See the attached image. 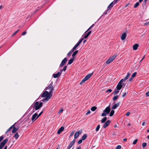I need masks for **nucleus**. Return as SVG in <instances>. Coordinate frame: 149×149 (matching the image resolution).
<instances>
[{"label":"nucleus","mask_w":149,"mask_h":149,"mask_svg":"<svg viewBox=\"0 0 149 149\" xmlns=\"http://www.w3.org/2000/svg\"><path fill=\"white\" fill-rule=\"evenodd\" d=\"M61 74V73H60V72H58L57 73L53 74V76L54 78H56L59 77Z\"/></svg>","instance_id":"ddd939ff"},{"label":"nucleus","mask_w":149,"mask_h":149,"mask_svg":"<svg viewBox=\"0 0 149 149\" xmlns=\"http://www.w3.org/2000/svg\"><path fill=\"white\" fill-rule=\"evenodd\" d=\"M74 51H72V49L68 54L67 55L69 56H70V54L71 53L73 52Z\"/></svg>","instance_id":"e433bc0d"},{"label":"nucleus","mask_w":149,"mask_h":149,"mask_svg":"<svg viewBox=\"0 0 149 149\" xmlns=\"http://www.w3.org/2000/svg\"><path fill=\"white\" fill-rule=\"evenodd\" d=\"M3 137L1 136L0 137V142H1L3 139ZM8 141V139H6L3 141L0 144V149H1L4 147Z\"/></svg>","instance_id":"f03ea898"},{"label":"nucleus","mask_w":149,"mask_h":149,"mask_svg":"<svg viewBox=\"0 0 149 149\" xmlns=\"http://www.w3.org/2000/svg\"><path fill=\"white\" fill-rule=\"evenodd\" d=\"M93 74V73L89 74L87 75L84 78L87 80L91 77Z\"/></svg>","instance_id":"dca6fc26"},{"label":"nucleus","mask_w":149,"mask_h":149,"mask_svg":"<svg viewBox=\"0 0 149 149\" xmlns=\"http://www.w3.org/2000/svg\"><path fill=\"white\" fill-rule=\"evenodd\" d=\"M92 28V26H91L88 29V30L86 31L85 33H86V32H87L88 31H89Z\"/></svg>","instance_id":"4d7b16f0"},{"label":"nucleus","mask_w":149,"mask_h":149,"mask_svg":"<svg viewBox=\"0 0 149 149\" xmlns=\"http://www.w3.org/2000/svg\"><path fill=\"white\" fill-rule=\"evenodd\" d=\"M78 53V51L77 50L74 52L73 54H72V56L73 57H74V56H75L77 53Z\"/></svg>","instance_id":"72a5a7b5"},{"label":"nucleus","mask_w":149,"mask_h":149,"mask_svg":"<svg viewBox=\"0 0 149 149\" xmlns=\"http://www.w3.org/2000/svg\"><path fill=\"white\" fill-rule=\"evenodd\" d=\"M83 40V38H82L81 39H80L79 41L77 43L79 45L80 44L81 42Z\"/></svg>","instance_id":"58836bf2"},{"label":"nucleus","mask_w":149,"mask_h":149,"mask_svg":"<svg viewBox=\"0 0 149 149\" xmlns=\"http://www.w3.org/2000/svg\"><path fill=\"white\" fill-rule=\"evenodd\" d=\"M67 68V66H65L64 67L63 69V70L64 71H65L66 70V68Z\"/></svg>","instance_id":"052dcab7"},{"label":"nucleus","mask_w":149,"mask_h":149,"mask_svg":"<svg viewBox=\"0 0 149 149\" xmlns=\"http://www.w3.org/2000/svg\"><path fill=\"white\" fill-rule=\"evenodd\" d=\"M82 132V130H80L76 132L74 135V139H76L78 137L79 134H81Z\"/></svg>","instance_id":"1a4fd4ad"},{"label":"nucleus","mask_w":149,"mask_h":149,"mask_svg":"<svg viewBox=\"0 0 149 149\" xmlns=\"http://www.w3.org/2000/svg\"><path fill=\"white\" fill-rule=\"evenodd\" d=\"M13 129L12 130V132L13 133H15L18 130V128H17L15 127H14L13 128Z\"/></svg>","instance_id":"b1692460"},{"label":"nucleus","mask_w":149,"mask_h":149,"mask_svg":"<svg viewBox=\"0 0 149 149\" xmlns=\"http://www.w3.org/2000/svg\"><path fill=\"white\" fill-rule=\"evenodd\" d=\"M74 57H73L68 62V64L69 65L72 64L73 62V61L74 60Z\"/></svg>","instance_id":"412c9836"},{"label":"nucleus","mask_w":149,"mask_h":149,"mask_svg":"<svg viewBox=\"0 0 149 149\" xmlns=\"http://www.w3.org/2000/svg\"><path fill=\"white\" fill-rule=\"evenodd\" d=\"M100 125H98L97 126V127L95 129V130L96 131H97L99 130L100 128Z\"/></svg>","instance_id":"c9c22d12"},{"label":"nucleus","mask_w":149,"mask_h":149,"mask_svg":"<svg viewBox=\"0 0 149 149\" xmlns=\"http://www.w3.org/2000/svg\"><path fill=\"white\" fill-rule=\"evenodd\" d=\"M43 111H42L38 115L37 117L36 118V120L43 113Z\"/></svg>","instance_id":"a18cd8bd"},{"label":"nucleus","mask_w":149,"mask_h":149,"mask_svg":"<svg viewBox=\"0 0 149 149\" xmlns=\"http://www.w3.org/2000/svg\"><path fill=\"white\" fill-rule=\"evenodd\" d=\"M40 96L42 97H46L48 96L50 97V99L52 96L51 93L47 91H45L42 94H41Z\"/></svg>","instance_id":"39448f33"},{"label":"nucleus","mask_w":149,"mask_h":149,"mask_svg":"<svg viewBox=\"0 0 149 149\" xmlns=\"http://www.w3.org/2000/svg\"><path fill=\"white\" fill-rule=\"evenodd\" d=\"M112 91V90L111 89H109L107 90L106 92V93H107V92H109V93H110Z\"/></svg>","instance_id":"603ef678"},{"label":"nucleus","mask_w":149,"mask_h":149,"mask_svg":"<svg viewBox=\"0 0 149 149\" xmlns=\"http://www.w3.org/2000/svg\"><path fill=\"white\" fill-rule=\"evenodd\" d=\"M136 74L137 73L136 72H135L133 73L132 76V77L133 78L135 77L136 76Z\"/></svg>","instance_id":"49530a36"},{"label":"nucleus","mask_w":149,"mask_h":149,"mask_svg":"<svg viewBox=\"0 0 149 149\" xmlns=\"http://www.w3.org/2000/svg\"><path fill=\"white\" fill-rule=\"evenodd\" d=\"M49 99H50V97L48 96L47 97H45L42 100V102H44V101H48L49 100Z\"/></svg>","instance_id":"4be33fe9"},{"label":"nucleus","mask_w":149,"mask_h":149,"mask_svg":"<svg viewBox=\"0 0 149 149\" xmlns=\"http://www.w3.org/2000/svg\"><path fill=\"white\" fill-rule=\"evenodd\" d=\"M144 26H146L149 25V21L145 22V23H144Z\"/></svg>","instance_id":"5fc2aeb1"},{"label":"nucleus","mask_w":149,"mask_h":149,"mask_svg":"<svg viewBox=\"0 0 149 149\" xmlns=\"http://www.w3.org/2000/svg\"><path fill=\"white\" fill-rule=\"evenodd\" d=\"M110 110L111 109L110 108V106L109 105L103 111L104 112L102 114V116L103 117L106 116L109 113Z\"/></svg>","instance_id":"20e7f679"},{"label":"nucleus","mask_w":149,"mask_h":149,"mask_svg":"<svg viewBox=\"0 0 149 149\" xmlns=\"http://www.w3.org/2000/svg\"><path fill=\"white\" fill-rule=\"evenodd\" d=\"M146 95L147 97L149 96V91L146 93Z\"/></svg>","instance_id":"bf43d9fd"},{"label":"nucleus","mask_w":149,"mask_h":149,"mask_svg":"<svg viewBox=\"0 0 149 149\" xmlns=\"http://www.w3.org/2000/svg\"><path fill=\"white\" fill-rule=\"evenodd\" d=\"M111 121L109 120H108L106 123L104 124L103 125V127L104 128H105L107 127L110 123Z\"/></svg>","instance_id":"9b49d317"},{"label":"nucleus","mask_w":149,"mask_h":149,"mask_svg":"<svg viewBox=\"0 0 149 149\" xmlns=\"http://www.w3.org/2000/svg\"><path fill=\"white\" fill-rule=\"evenodd\" d=\"M91 113V111H90V110H89L86 113V115H88L90 113Z\"/></svg>","instance_id":"0e129e2a"},{"label":"nucleus","mask_w":149,"mask_h":149,"mask_svg":"<svg viewBox=\"0 0 149 149\" xmlns=\"http://www.w3.org/2000/svg\"><path fill=\"white\" fill-rule=\"evenodd\" d=\"M82 139L79 140L78 142V143L79 144H80L82 142Z\"/></svg>","instance_id":"8fccbe9b"},{"label":"nucleus","mask_w":149,"mask_h":149,"mask_svg":"<svg viewBox=\"0 0 149 149\" xmlns=\"http://www.w3.org/2000/svg\"><path fill=\"white\" fill-rule=\"evenodd\" d=\"M12 129V127H10V128H9L6 131V134L9 131H10L11 129Z\"/></svg>","instance_id":"4c0bfd02"},{"label":"nucleus","mask_w":149,"mask_h":149,"mask_svg":"<svg viewBox=\"0 0 149 149\" xmlns=\"http://www.w3.org/2000/svg\"><path fill=\"white\" fill-rule=\"evenodd\" d=\"M109 10L108 9H107L106 11L103 13V15H102L100 17V18L98 20V21H99V19L101 18V17L102 16H104V15H106L107 13H109Z\"/></svg>","instance_id":"aec40b11"},{"label":"nucleus","mask_w":149,"mask_h":149,"mask_svg":"<svg viewBox=\"0 0 149 149\" xmlns=\"http://www.w3.org/2000/svg\"><path fill=\"white\" fill-rule=\"evenodd\" d=\"M127 93H128L127 92H126L124 93L123 94V95H122V97H125V96L127 94Z\"/></svg>","instance_id":"c03bdc74"},{"label":"nucleus","mask_w":149,"mask_h":149,"mask_svg":"<svg viewBox=\"0 0 149 149\" xmlns=\"http://www.w3.org/2000/svg\"><path fill=\"white\" fill-rule=\"evenodd\" d=\"M52 83H51L48 86L46 90L50 89V90L49 91V92L50 93H52L53 91L54 90V87L53 86Z\"/></svg>","instance_id":"0eeeda50"},{"label":"nucleus","mask_w":149,"mask_h":149,"mask_svg":"<svg viewBox=\"0 0 149 149\" xmlns=\"http://www.w3.org/2000/svg\"><path fill=\"white\" fill-rule=\"evenodd\" d=\"M16 124V123H14L13 125H12V126H11L10 127H12V129L14 127H15V124Z\"/></svg>","instance_id":"338daca9"},{"label":"nucleus","mask_w":149,"mask_h":149,"mask_svg":"<svg viewBox=\"0 0 149 149\" xmlns=\"http://www.w3.org/2000/svg\"><path fill=\"white\" fill-rule=\"evenodd\" d=\"M118 1L117 0H114L112 2H113V3L114 4H115L116 3L118 2Z\"/></svg>","instance_id":"6e6d98bb"},{"label":"nucleus","mask_w":149,"mask_h":149,"mask_svg":"<svg viewBox=\"0 0 149 149\" xmlns=\"http://www.w3.org/2000/svg\"><path fill=\"white\" fill-rule=\"evenodd\" d=\"M74 131L72 132L70 134V136H72L74 134Z\"/></svg>","instance_id":"13d9d810"},{"label":"nucleus","mask_w":149,"mask_h":149,"mask_svg":"<svg viewBox=\"0 0 149 149\" xmlns=\"http://www.w3.org/2000/svg\"><path fill=\"white\" fill-rule=\"evenodd\" d=\"M88 36L87 34H86L84 36V38H85H85H87L88 37Z\"/></svg>","instance_id":"680f3d73"},{"label":"nucleus","mask_w":149,"mask_h":149,"mask_svg":"<svg viewBox=\"0 0 149 149\" xmlns=\"http://www.w3.org/2000/svg\"><path fill=\"white\" fill-rule=\"evenodd\" d=\"M114 112H115V111H114V110H111L109 116H112L114 114Z\"/></svg>","instance_id":"7c9ffc66"},{"label":"nucleus","mask_w":149,"mask_h":149,"mask_svg":"<svg viewBox=\"0 0 149 149\" xmlns=\"http://www.w3.org/2000/svg\"><path fill=\"white\" fill-rule=\"evenodd\" d=\"M91 32V31H90L87 34L89 36Z\"/></svg>","instance_id":"774afa93"},{"label":"nucleus","mask_w":149,"mask_h":149,"mask_svg":"<svg viewBox=\"0 0 149 149\" xmlns=\"http://www.w3.org/2000/svg\"><path fill=\"white\" fill-rule=\"evenodd\" d=\"M129 77V76L126 75V76L124 79H122L123 80V82H125V81Z\"/></svg>","instance_id":"473e14b6"},{"label":"nucleus","mask_w":149,"mask_h":149,"mask_svg":"<svg viewBox=\"0 0 149 149\" xmlns=\"http://www.w3.org/2000/svg\"><path fill=\"white\" fill-rule=\"evenodd\" d=\"M64 128L63 127H61L58 130L57 133L58 134H60L61 132H62L64 130Z\"/></svg>","instance_id":"4468645a"},{"label":"nucleus","mask_w":149,"mask_h":149,"mask_svg":"<svg viewBox=\"0 0 149 149\" xmlns=\"http://www.w3.org/2000/svg\"><path fill=\"white\" fill-rule=\"evenodd\" d=\"M120 105L119 103H118L115 104L112 107L111 109H115L116 108L118 107Z\"/></svg>","instance_id":"f3484780"},{"label":"nucleus","mask_w":149,"mask_h":149,"mask_svg":"<svg viewBox=\"0 0 149 149\" xmlns=\"http://www.w3.org/2000/svg\"><path fill=\"white\" fill-rule=\"evenodd\" d=\"M63 111V109H60L58 113H61Z\"/></svg>","instance_id":"864d4df0"},{"label":"nucleus","mask_w":149,"mask_h":149,"mask_svg":"<svg viewBox=\"0 0 149 149\" xmlns=\"http://www.w3.org/2000/svg\"><path fill=\"white\" fill-rule=\"evenodd\" d=\"M83 40V38H82L81 39H80L79 41L77 43L79 45L80 44L81 42Z\"/></svg>","instance_id":"37998d69"},{"label":"nucleus","mask_w":149,"mask_h":149,"mask_svg":"<svg viewBox=\"0 0 149 149\" xmlns=\"http://www.w3.org/2000/svg\"><path fill=\"white\" fill-rule=\"evenodd\" d=\"M97 108V107H96L93 106L91 108V109L92 111H94L96 110Z\"/></svg>","instance_id":"c756f323"},{"label":"nucleus","mask_w":149,"mask_h":149,"mask_svg":"<svg viewBox=\"0 0 149 149\" xmlns=\"http://www.w3.org/2000/svg\"><path fill=\"white\" fill-rule=\"evenodd\" d=\"M139 5V3L138 2H136L134 6V8L137 7Z\"/></svg>","instance_id":"f704fd0d"},{"label":"nucleus","mask_w":149,"mask_h":149,"mask_svg":"<svg viewBox=\"0 0 149 149\" xmlns=\"http://www.w3.org/2000/svg\"><path fill=\"white\" fill-rule=\"evenodd\" d=\"M87 80L85 79V78H84L80 83V84L81 85L82 84L84 83Z\"/></svg>","instance_id":"2f4dec72"},{"label":"nucleus","mask_w":149,"mask_h":149,"mask_svg":"<svg viewBox=\"0 0 149 149\" xmlns=\"http://www.w3.org/2000/svg\"><path fill=\"white\" fill-rule=\"evenodd\" d=\"M127 36V34L126 33L124 32L123 33L121 37V39L122 40H123L125 39Z\"/></svg>","instance_id":"2eb2a0df"},{"label":"nucleus","mask_w":149,"mask_h":149,"mask_svg":"<svg viewBox=\"0 0 149 149\" xmlns=\"http://www.w3.org/2000/svg\"><path fill=\"white\" fill-rule=\"evenodd\" d=\"M130 114V112H127L126 114V116H128Z\"/></svg>","instance_id":"69168bd1"},{"label":"nucleus","mask_w":149,"mask_h":149,"mask_svg":"<svg viewBox=\"0 0 149 149\" xmlns=\"http://www.w3.org/2000/svg\"><path fill=\"white\" fill-rule=\"evenodd\" d=\"M38 116V113H34V114H33L31 118V120L32 121H34L36 120V117H37Z\"/></svg>","instance_id":"f8f14e48"},{"label":"nucleus","mask_w":149,"mask_h":149,"mask_svg":"<svg viewBox=\"0 0 149 149\" xmlns=\"http://www.w3.org/2000/svg\"><path fill=\"white\" fill-rule=\"evenodd\" d=\"M137 141H138L137 139H136L135 140H134L133 142V144L134 145L136 144V143L137 142Z\"/></svg>","instance_id":"3c124183"},{"label":"nucleus","mask_w":149,"mask_h":149,"mask_svg":"<svg viewBox=\"0 0 149 149\" xmlns=\"http://www.w3.org/2000/svg\"><path fill=\"white\" fill-rule=\"evenodd\" d=\"M121 146L120 145H118L115 148L116 149H121Z\"/></svg>","instance_id":"09e8293b"},{"label":"nucleus","mask_w":149,"mask_h":149,"mask_svg":"<svg viewBox=\"0 0 149 149\" xmlns=\"http://www.w3.org/2000/svg\"><path fill=\"white\" fill-rule=\"evenodd\" d=\"M42 102H39L38 101L34 103L33 108L35 110H37L39 109L42 106Z\"/></svg>","instance_id":"7ed1b4c3"},{"label":"nucleus","mask_w":149,"mask_h":149,"mask_svg":"<svg viewBox=\"0 0 149 149\" xmlns=\"http://www.w3.org/2000/svg\"><path fill=\"white\" fill-rule=\"evenodd\" d=\"M119 90H116V89H115L114 91H113V93L114 95H116L119 92Z\"/></svg>","instance_id":"c85d7f7f"},{"label":"nucleus","mask_w":149,"mask_h":149,"mask_svg":"<svg viewBox=\"0 0 149 149\" xmlns=\"http://www.w3.org/2000/svg\"><path fill=\"white\" fill-rule=\"evenodd\" d=\"M83 40V38H82L81 39H80L79 41L77 43L79 45L80 44L81 42Z\"/></svg>","instance_id":"ea45409f"},{"label":"nucleus","mask_w":149,"mask_h":149,"mask_svg":"<svg viewBox=\"0 0 149 149\" xmlns=\"http://www.w3.org/2000/svg\"><path fill=\"white\" fill-rule=\"evenodd\" d=\"M83 40V38H82L81 39H80L79 41L77 43L79 45L80 44L81 42Z\"/></svg>","instance_id":"79ce46f5"},{"label":"nucleus","mask_w":149,"mask_h":149,"mask_svg":"<svg viewBox=\"0 0 149 149\" xmlns=\"http://www.w3.org/2000/svg\"><path fill=\"white\" fill-rule=\"evenodd\" d=\"M83 40V38H82L81 39H80L79 41L77 43L79 45L80 44L81 42Z\"/></svg>","instance_id":"a19ab883"},{"label":"nucleus","mask_w":149,"mask_h":149,"mask_svg":"<svg viewBox=\"0 0 149 149\" xmlns=\"http://www.w3.org/2000/svg\"><path fill=\"white\" fill-rule=\"evenodd\" d=\"M115 4H114L113 2H112L107 7V9H108L109 10L110 9H111V8H112L113 6Z\"/></svg>","instance_id":"6ab92c4d"},{"label":"nucleus","mask_w":149,"mask_h":149,"mask_svg":"<svg viewBox=\"0 0 149 149\" xmlns=\"http://www.w3.org/2000/svg\"><path fill=\"white\" fill-rule=\"evenodd\" d=\"M116 55H114L111 57L109 58L105 62L107 64H108L112 62L115 59V58L116 57Z\"/></svg>","instance_id":"423d86ee"},{"label":"nucleus","mask_w":149,"mask_h":149,"mask_svg":"<svg viewBox=\"0 0 149 149\" xmlns=\"http://www.w3.org/2000/svg\"><path fill=\"white\" fill-rule=\"evenodd\" d=\"M67 59L66 58H64V59L62 60L61 63L60 65V67H62L67 62Z\"/></svg>","instance_id":"6e6552de"},{"label":"nucleus","mask_w":149,"mask_h":149,"mask_svg":"<svg viewBox=\"0 0 149 149\" xmlns=\"http://www.w3.org/2000/svg\"><path fill=\"white\" fill-rule=\"evenodd\" d=\"M147 143H143L142 144V147L144 148L146 146Z\"/></svg>","instance_id":"de8ad7c7"},{"label":"nucleus","mask_w":149,"mask_h":149,"mask_svg":"<svg viewBox=\"0 0 149 149\" xmlns=\"http://www.w3.org/2000/svg\"><path fill=\"white\" fill-rule=\"evenodd\" d=\"M75 140L74 139L72 141H71L67 149H70L74 144L75 142Z\"/></svg>","instance_id":"9d476101"},{"label":"nucleus","mask_w":149,"mask_h":149,"mask_svg":"<svg viewBox=\"0 0 149 149\" xmlns=\"http://www.w3.org/2000/svg\"><path fill=\"white\" fill-rule=\"evenodd\" d=\"M26 33V31H24V32H23L22 33V36L24 35H25Z\"/></svg>","instance_id":"e2e57ef3"},{"label":"nucleus","mask_w":149,"mask_h":149,"mask_svg":"<svg viewBox=\"0 0 149 149\" xmlns=\"http://www.w3.org/2000/svg\"><path fill=\"white\" fill-rule=\"evenodd\" d=\"M125 84L126 83L123 82V79H121L118 84L116 88L117 90H120L123 87L124 88Z\"/></svg>","instance_id":"f257e3e1"},{"label":"nucleus","mask_w":149,"mask_h":149,"mask_svg":"<svg viewBox=\"0 0 149 149\" xmlns=\"http://www.w3.org/2000/svg\"><path fill=\"white\" fill-rule=\"evenodd\" d=\"M119 97V96L118 95H116L115 96H114L113 98V100L114 101L116 100Z\"/></svg>","instance_id":"cd10ccee"},{"label":"nucleus","mask_w":149,"mask_h":149,"mask_svg":"<svg viewBox=\"0 0 149 149\" xmlns=\"http://www.w3.org/2000/svg\"><path fill=\"white\" fill-rule=\"evenodd\" d=\"M139 45L138 44H135L133 46V49L134 50H136L137 49Z\"/></svg>","instance_id":"a211bd4d"},{"label":"nucleus","mask_w":149,"mask_h":149,"mask_svg":"<svg viewBox=\"0 0 149 149\" xmlns=\"http://www.w3.org/2000/svg\"><path fill=\"white\" fill-rule=\"evenodd\" d=\"M19 135L17 132L16 133L14 136H13V137H15L16 139H17V138L19 137Z\"/></svg>","instance_id":"a878e982"},{"label":"nucleus","mask_w":149,"mask_h":149,"mask_svg":"<svg viewBox=\"0 0 149 149\" xmlns=\"http://www.w3.org/2000/svg\"><path fill=\"white\" fill-rule=\"evenodd\" d=\"M79 45L77 43L75 46L73 47L72 48V51H74V50L76 49V48Z\"/></svg>","instance_id":"393cba45"},{"label":"nucleus","mask_w":149,"mask_h":149,"mask_svg":"<svg viewBox=\"0 0 149 149\" xmlns=\"http://www.w3.org/2000/svg\"><path fill=\"white\" fill-rule=\"evenodd\" d=\"M87 136L86 134H84L82 136L81 139L83 140H85Z\"/></svg>","instance_id":"bb28decb"},{"label":"nucleus","mask_w":149,"mask_h":149,"mask_svg":"<svg viewBox=\"0 0 149 149\" xmlns=\"http://www.w3.org/2000/svg\"><path fill=\"white\" fill-rule=\"evenodd\" d=\"M107 120V117H104L102 118V119L101 120V123H104Z\"/></svg>","instance_id":"5701e85b"}]
</instances>
